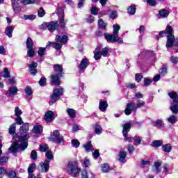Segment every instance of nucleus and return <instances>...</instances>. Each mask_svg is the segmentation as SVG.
<instances>
[{
    "mask_svg": "<svg viewBox=\"0 0 178 178\" xmlns=\"http://www.w3.org/2000/svg\"><path fill=\"white\" fill-rule=\"evenodd\" d=\"M173 33V29L170 26H167L165 31H162L159 33V35L156 36V40L165 37L167 34V42L165 47L168 50L173 47H178V40L175 39V35L172 34Z\"/></svg>",
    "mask_w": 178,
    "mask_h": 178,
    "instance_id": "nucleus-1",
    "label": "nucleus"
},
{
    "mask_svg": "<svg viewBox=\"0 0 178 178\" xmlns=\"http://www.w3.org/2000/svg\"><path fill=\"white\" fill-rule=\"evenodd\" d=\"M30 138V135L26 134L23 136H19L18 138V140L19 143H21L20 145H19L18 142H14L10 147L8 149V152H16L17 149H22V151H24V149H27V147H29V143H27V140Z\"/></svg>",
    "mask_w": 178,
    "mask_h": 178,
    "instance_id": "nucleus-2",
    "label": "nucleus"
},
{
    "mask_svg": "<svg viewBox=\"0 0 178 178\" xmlns=\"http://www.w3.org/2000/svg\"><path fill=\"white\" fill-rule=\"evenodd\" d=\"M113 35L109 33H104L105 40L107 42H118V44H123V39L119 38V30H120V26L118 24L113 26Z\"/></svg>",
    "mask_w": 178,
    "mask_h": 178,
    "instance_id": "nucleus-3",
    "label": "nucleus"
},
{
    "mask_svg": "<svg viewBox=\"0 0 178 178\" xmlns=\"http://www.w3.org/2000/svg\"><path fill=\"white\" fill-rule=\"evenodd\" d=\"M130 129H131V124L127 122L124 124L122 134L124 137V140L128 143H131L134 140V145H140V144H141V138L140 136H135L133 138L127 135V134L130 131Z\"/></svg>",
    "mask_w": 178,
    "mask_h": 178,
    "instance_id": "nucleus-4",
    "label": "nucleus"
},
{
    "mask_svg": "<svg viewBox=\"0 0 178 178\" xmlns=\"http://www.w3.org/2000/svg\"><path fill=\"white\" fill-rule=\"evenodd\" d=\"M168 96L171 99H172V103L171 104L170 110L172 113L177 115L178 113V95L176 92H170L168 93Z\"/></svg>",
    "mask_w": 178,
    "mask_h": 178,
    "instance_id": "nucleus-5",
    "label": "nucleus"
},
{
    "mask_svg": "<svg viewBox=\"0 0 178 178\" xmlns=\"http://www.w3.org/2000/svg\"><path fill=\"white\" fill-rule=\"evenodd\" d=\"M67 172H68L70 175H72V176H74V177H77L79 176L80 169H79V165H77L76 161H70L68 163Z\"/></svg>",
    "mask_w": 178,
    "mask_h": 178,
    "instance_id": "nucleus-6",
    "label": "nucleus"
},
{
    "mask_svg": "<svg viewBox=\"0 0 178 178\" xmlns=\"http://www.w3.org/2000/svg\"><path fill=\"white\" fill-rule=\"evenodd\" d=\"M62 95H63V89L62 88L54 89L50 96L49 105H54L56 101H59Z\"/></svg>",
    "mask_w": 178,
    "mask_h": 178,
    "instance_id": "nucleus-7",
    "label": "nucleus"
},
{
    "mask_svg": "<svg viewBox=\"0 0 178 178\" xmlns=\"http://www.w3.org/2000/svg\"><path fill=\"white\" fill-rule=\"evenodd\" d=\"M94 52V58L95 60H98L101 59L102 56L106 58L108 56V54H109V48L104 47L101 50V47H97L95 49Z\"/></svg>",
    "mask_w": 178,
    "mask_h": 178,
    "instance_id": "nucleus-8",
    "label": "nucleus"
},
{
    "mask_svg": "<svg viewBox=\"0 0 178 178\" xmlns=\"http://www.w3.org/2000/svg\"><path fill=\"white\" fill-rule=\"evenodd\" d=\"M58 27L59 24L58 22L53 21L51 22L43 23L42 25H40V29L41 30H47V29H48V30L52 33L53 31H55V30H58Z\"/></svg>",
    "mask_w": 178,
    "mask_h": 178,
    "instance_id": "nucleus-9",
    "label": "nucleus"
},
{
    "mask_svg": "<svg viewBox=\"0 0 178 178\" xmlns=\"http://www.w3.org/2000/svg\"><path fill=\"white\" fill-rule=\"evenodd\" d=\"M57 15L58 16L59 26L61 29H65L66 26V20H65V12L63 8H58L57 9Z\"/></svg>",
    "mask_w": 178,
    "mask_h": 178,
    "instance_id": "nucleus-10",
    "label": "nucleus"
},
{
    "mask_svg": "<svg viewBox=\"0 0 178 178\" xmlns=\"http://www.w3.org/2000/svg\"><path fill=\"white\" fill-rule=\"evenodd\" d=\"M50 141H53L54 143H57V144H61V143H64L65 139H63V136H60L59 131L55 130L53 131V137L49 138Z\"/></svg>",
    "mask_w": 178,
    "mask_h": 178,
    "instance_id": "nucleus-11",
    "label": "nucleus"
},
{
    "mask_svg": "<svg viewBox=\"0 0 178 178\" xmlns=\"http://www.w3.org/2000/svg\"><path fill=\"white\" fill-rule=\"evenodd\" d=\"M132 112H137V106H136V103H134V102H129L124 110V113L127 116L131 115Z\"/></svg>",
    "mask_w": 178,
    "mask_h": 178,
    "instance_id": "nucleus-12",
    "label": "nucleus"
},
{
    "mask_svg": "<svg viewBox=\"0 0 178 178\" xmlns=\"http://www.w3.org/2000/svg\"><path fill=\"white\" fill-rule=\"evenodd\" d=\"M49 161L45 160L40 163L39 170L42 173H47L49 170Z\"/></svg>",
    "mask_w": 178,
    "mask_h": 178,
    "instance_id": "nucleus-13",
    "label": "nucleus"
},
{
    "mask_svg": "<svg viewBox=\"0 0 178 178\" xmlns=\"http://www.w3.org/2000/svg\"><path fill=\"white\" fill-rule=\"evenodd\" d=\"M20 3H22L20 0H12V8L15 13H20L22 11Z\"/></svg>",
    "mask_w": 178,
    "mask_h": 178,
    "instance_id": "nucleus-14",
    "label": "nucleus"
},
{
    "mask_svg": "<svg viewBox=\"0 0 178 178\" xmlns=\"http://www.w3.org/2000/svg\"><path fill=\"white\" fill-rule=\"evenodd\" d=\"M90 65V61L87 58H83L81 61L79 65V72L80 73H83L84 70L87 69V66Z\"/></svg>",
    "mask_w": 178,
    "mask_h": 178,
    "instance_id": "nucleus-15",
    "label": "nucleus"
},
{
    "mask_svg": "<svg viewBox=\"0 0 178 178\" xmlns=\"http://www.w3.org/2000/svg\"><path fill=\"white\" fill-rule=\"evenodd\" d=\"M60 76L61 75H58V74H52L51 77V84H54V86H60V80L59 79Z\"/></svg>",
    "mask_w": 178,
    "mask_h": 178,
    "instance_id": "nucleus-16",
    "label": "nucleus"
},
{
    "mask_svg": "<svg viewBox=\"0 0 178 178\" xmlns=\"http://www.w3.org/2000/svg\"><path fill=\"white\" fill-rule=\"evenodd\" d=\"M54 116V112L49 111L44 115V120H46V122L51 123V122H52L54 119H55Z\"/></svg>",
    "mask_w": 178,
    "mask_h": 178,
    "instance_id": "nucleus-17",
    "label": "nucleus"
},
{
    "mask_svg": "<svg viewBox=\"0 0 178 178\" xmlns=\"http://www.w3.org/2000/svg\"><path fill=\"white\" fill-rule=\"evenodd\" d=\"M161 165H162V161H161L154 162V164L152 167V170L154 173H161Z\"/></svg>",
    "mask_w": 178,
    "mask_h": 178,
    "instance_id": "nucleus-18",
    "label": "nucleus"
},
{
    "mask_svg": "<svg viewBox=\"0 0 178 178\" xmlns=\"http://www.w3.org/2000/svg\"><path fill=\"white\" fill-rule=\"evenodd\" d=\"M108 108V102L104 100H100L99 104V109L102 112L106 111V109Z\"/></svg>",
    "mask_w": 178,
    "mask_h": 178,
    "instance_id": "nucleus-19",
    "label": "nucleus"
},
{
    "mask_svg": "<svg viewBox=\"0 0 178 178\" xmlns=\"http://www.w3.org/2000/svg\"><path fill=\"white\" fill-rule=\"evenodd\" d=\"M119 159L118 161L120 163H126V157L127 156V153L126 152L121 151L119 152Z\"/></svg>",
    "mask_w": 178,
    "mask_h": 178,
    "instance_id": "nucleus-20",
    "label": "nucleus"
},
{
    "mask_svg": "<svg viewBox=\"0 0 178 178\" xmlns=\"http://www.w3.org/2000/svg\"><path fill=\"white\" fill-rule=\"evenodd\" d=\"M55 40L57 42H60L61 44H66V42H67V35H64L62 37L60 35H56Z\"/></svg>",
    "mask_w": 178,
    "mask_h": 178,
    "instance_id": "nucleus-21",
    "label": "nucleus"
},
{
    "mask_svg": "<svg viewBox=\"0 0 178 178\" xmlns=\"http://www.w3.org/2000/svg\"><path fill=\"white\" fill-rule=\"evenodd\" d=\"M37 66H38V64L35 62H32L31 65H29V67L30 69V73L31 74H37Z\"/></svg>",
    "mask_w": 178,
    "mask_h": 178,
    "instance_id": "nucleus-22",
    "label": "nucleus"
},
{
    "mask_svg": "<svg viewBox=\"0 0 178 178\" xmlns=\"http://www.w3.org/2000/svg\"><path fill=\"white\" fill-rule=\"evenodd\" d=\"M54 69L56 74H58L59 76H62V72H63V67L59 64H56L54 65Z\"/></svg>",
    "mask_w": 178,
    "mask_h": 178,
    "instance_id": "nucleus-23",
    "label": "nucleus"
},
{
    "mask_svg": "<svg viewBox=\"0 0 178 178\" xmlns=\"http://www.w3.org/2000/svg\"><path fill=\"white\" fill-rule=\"evenodd\" d=\"M13 30H15V26H8L6 28L5 34L8 37V38H12Z\"/></svg>",
    "mask_w": 178,
    "mask_h": 178,
    "instance_id": "nucleus-24",
    "label": "nucleus"
},
{
    "mask_svg": "<svg viewBox=\"0 0 178 178\" xmlns=\"http://www.w3.org/2000/svg\"><path fill=\"white\" fill-rule=\"evenodd\" d=\"M17 91H19V90H17V87L12 86L10 88H9V89H8L9 93H7L6 96L10 97V95H16L17 94Z\"/></svg>",
    "mask_w": 178,
    "mask_h": 178,
    "instance_id": "nucleus-25",
    "label": "nucleus"
},
{
    "mask_svg": "<svg viewBox=\"0 0 178 178\" xmlns=\"http://www.w3.org/2000/svg\"><path fill=\"white\" fill-rule=\"evenodd\" d=\"M81 178H95V175H94V172H90L89 174L87 171L83 170L81 172Z\"/></svg>",
    "mask_w": 178,
    "mask_h": 178,
    "instance_id": "nucleus-26",
    "label": "nucleus"
},
{
    "mask_svg": "<svg viewBox=\"0 0 178 178\" xmlns=\"http://www.w3.org/2000/svg\"><path fill=\"white\" fill-rule=\"evenodd\" d=\"M1 77H4L5 79H9L10 77V72H9L8 68L5 67L3 72H0V80L1 79Z\"/></svg>",
    "mask_w": 178,
    "mask_h": 178,
    "instance_id": "nucleus-27",
    "label": "nucleus"
},
{
    "mask_svg": "<svg viewBox=\"0 0 178 178\" xmlns=\"http://www.w3.org/2000/svg\"><path fill=\"white\" fill-rule=\"evenodd\" d=\"M2 155V144L0 143V156ZM8 158L6 156H0V165H3V163H6L8 161Z\"/></svg>",
    "mask_w": 178,
    "mask_h": 178,
    "instance_id": "nucleus-28",
    "label": "nucleus"
},
{
    "mask_svg": "<svg viewBox=\"0 0 178 178\" xmlns=\"http://www.w3.org/2000/svg\"><path fill=\"white\" fill-rule=\"evenodd\" d=\"M42 126L41 125H35L32 129L33 133H36L38 134H42Z\"/></svg>",
    "mask_w": 178,
    "mask_h": 178,
    "instance_id": "nucleus-29",
    "label": "nucleus"
},
{
    "mask_svg": "<svg viewBox=\"0 0 178 178\" xmlns=\"http://www.w3.org/2000/svg\"><path fill=\"white\" fill-rule=\"evenodd\" d=\"M29 126L30 124L29 123L24 124L22 127L19 128L20 133H27L29 130Z\"/></svg>",
    "mask_w": 178,
    "mask_h": 178,
    "instance_id": "nucleus-30",
    "label": "nucleus"
},
{
    "mask_svg": "<svg viewBox=\"0 0 178 178\" xmlns=\"http://www.w3.org/2000/svg\"><path fill=\"white\" fill-rule=\"evenodd\" d=\"M68 116L71 118V119H74L76 118V111L73 108H67L66 111Z\"/></svg>",
    "mask_w": 178,
    "mask_h": 178,
    "instance_id": "nucleus-31",
    "label": "nucleus"
},
{
    "mask_svg": "<svg viewBox=\"0 0 178 178\" xmlns=\"http://www.w3.org/2000/svg\"><path fill=\"white\" fill-rule=\"evenodd\" d=\"M83 147L85 149L86 152H90L91 149H92V145L91 144V141H89L86 144L83 145Z\"/></svg>",
    "mask_w": 178,
    "mask_h": 178,
    "instance_id": "nucleus-32",
    "label": "nucleus"
},
{
    "mask_svg": "<svg viewBox=\"0 0 178 178\" xmlns=\"http://www.w3.org/2000/svg\"><path fill=\"white\" fill-rule=\"evenodd\" d=\"M159 15L161 17H168V16H169V10L165 9L160 10Z\"/></svg>",
    "mask_w": 178,
    "mask_h": 178,
    "instance_id": "nucleus-33",
    "label": "nucleus"
},
{
    "mask_svg": "<svg viewBox=\"0 0 178 178\" xmlns=\"http://www.w3.org/2000/svg\"><path fill=\"white\" fill-rule=\"evenodd\" d=\"M98 25L99 29H101V30H106L107 24L104 22V20H102V19H99Z\"/></svg>",
    "mask_w": 178,
    "mask_h": 178,
    "instance_id": "nucleus-34",
    "label": "nucleus"
},
{
    "mask_svg": "<svg viewBox=\"0 0 178 178\" xmlns=\"http://www.w3.org/2000/svg\"><path fill=\"white\" fill-rule=\"evenodd\" d=\"M137 8H136V6L131 5L129 6L127 9V12L129 15H136V10Z\"/></svg>",
    "mask_w": 178,
    "mask_h": 178,
    "instance_id": "nucleus-35",
    "label": "nucleus"
},
{
    "mask_svg": "<svg viewBox=\"0 0 178 178\" xmlns=\"http://www.w3.org/2000/svg\"><path fill=\"white\" fill-rule=\"evenodd\" d=\"M9 134H15L16 133V123L12 124L8 129Z\"/></svg>",
    "mask_w": 178,
    "mask_h": 178,
    "instance_id": "nucleus-36",
    "label": "nucleus"
},
{
    "mask_svg": "<svg viewBox=\"0 0 178 178\" xmlns=\"http://www.w3.org/2000/svg\"><path fill=\"white\" fill-rule=\"evenodd\" d=\"M154 123L156 127H165V124L162 120H157Z\"/></svg>",
    "mask_w": 178,
    "mask_h": 178,
    "instance_id": "nucleus-37",
    "label": "nucleus"
},
{
    "mask_svg": "<svg viewBox=\"0 0 178 178\" xmlns=\"http://www.w3.org/2000/svg\"><path fill=\"white\" fill-rule=\"evenodd\" d=\"M135 106H136V109H138L140 108H143V106H145V102H144L141 99H138L136 102V104H135Z\"/></svg>",
    "mask_w": 178,
    "mask_h": 178,
    "instance_id": "nucleus-38",
    "label": "nucleus"
},
{
    "mask_svg": "<svg viewBox=\"0 0 178 178\" xmlns=\"http://www.w3.org/2000/svg\"><path fill=\"white\" fill-rule=\"evenodd\" d=\"M36 166H37V165H36L35 163H31V164L29 166V168H28V173H29V175L33 173L34 170H35Z\"/></svg>",
    "mask_w": 178,
    "mask_h": 178,
    "instance_id": "nucleus-39",
    "label": "nucleus"
},
{
    "mask_svg": "<svg viewBox=\"0 0 178 178\" xmlns=\"http://www.w3.org/2000/svg\"><path fill=\"white\" fill-rule=\"evenodd\" d=\"M71 144L74 148H79L80 147V141L77 139H72Z\"/></svg>",
    "mask_w": 178,
    "mask_h": 178,
    "instance_id": "nucleus-40",
    "label": "nucleus"
},
{
    "mask_svg": "<svg viewBox=\"0 0 178 178\" xmlns=\"http://www.w3.org/2000/svg\"><path fill=\"white\" fill-rule=\"evenodd\" d=\"M168 122L171 124H175L176 122H177V118L175 116V115H170L168 119Z\"/></svg>",
    "mask_w": 178,
    "mask_h": 178,
    "instance_id": "nucleus-41",
    "label": "nucleus"
},
{
    "mask_svg": "<svg viewBox=\"0 0 178 178\" xmlns=\"http://www.w3.org/2000/svg\"><path fill=\"white\" fill-rule=\"evenodd\" d=\"M101 170L102 173H108L109 172V165L108 163H104L101 167Z\"/></svg>",
    "mask_w": 178,
    "mask_h": 178,
    "instance_id": "nucleus-42",
    "label": "nucleus"
},
{
    "mask_svg": "<svg viewBox=\"0 0 178 178\" xmlns=\"http://www.w3.org/2000/svg\"><path fill=\"white\" fill-rule=\"evenodd\" d=\"M33 45H34V42H33V39H31V38H28L26 40V48H33Z\"/></svg>",
    "mask_w": 178,
    "mask_h": 178,
    "instance_id": "nucleus-43",
    "label": "nucleus"
},
{
    "mask_svg": "<svg viewBox=\"0 0 178 178\" xmlns=\"http://www.w3.org/2000/svg\"><path fill=\"white\" fill-rule=\"evenodd\" d=\"M94 129H95V133L96 134L99 135V134H101V133H102V127H100L99 124H96L95 126Z\"/></svg>",
    "mask_w": 178,
    "mask_h": 178,
    "instance_id": "nucleus-44",
    "label": "nucleus"
},
{
    "mask_svg": "<svg viewBox=\"0 0 178 178\" xmlns=\"http://www.w3.org/2000/svg\"><path fill=\"white\" fill-rule=\"evenodd\" d=\"M164 172H165V175L170 174V170H172V166L170 165L165 164L163 165Z\"/></svg>",
    "mask_w": 178,
    "mask_h": 178,
    "instance_id": "nucleus-45",
    "label": "nucleus"
},
{
    "mask_svg": "<svg viewBox=\"0 0 178 178\" xmlns=\"http://www.w3.org/2000/svg\"><path fill=\"white\" fill-rule=\"evenodd\" d=\"M163 151L164 152H170L172 151V146L170 144H166L162 147Z\"/></svg>",
    "mask_w": 178,
    "mask_h": 178,
    "instance_id": "nucleus-46",
    "label": "nucleus"
},
{
    "mask_svg": "<svg viewBox=\"0 0 178 178\" xmlns=\"http://www.w3.org/2000/svg\"><path fill=\"white\" fill-rule=\"evenodd\" d=\"M49 149V147H48V145L47 144H42L40 145V150L42 152H47Z\"/></svg>",
    "mask_w": 178,
    "mask_h": 178,
    "instance_id": "nucleus-47",
    "label": "nucleus"
},
{
    "mask_svg": "<svg viewBox=\"0 0 178 178\" xmlns=\"http://www.w3.org/2000/svg\"><path fill=\"white\" fill-rule=\"evenodd\" d=\"M90 12L92 15L97 16L98 15V12H99V8L92 6Z\"/></svg>",
    "mask_w": 178,
    "mask_h": 178,
    "instance_id": "nucleus-48",
    "label": "nucleus"
},
{
    "mask_svg": "<svg viewBox=\"0 0 178 178\" xmlns=\"http://www.w3.org/2000/svg\"><path fill=\"white\" fill-rule=\"evenodd\" d=\"M159 73H160V76H163V77H164V76H166V74L168 73V68H166L165 67H163L159 70Z\"/></svg>",
    "mask_w": 178,
    "mask_h": 178,
    "instance_id": "nucleus-49",
    "label": "nucleus"
},
{
    "mask_svg": "<svg viewBox=\"0 0 178 178\" xmlns=\"http://www.w3.org/2000/svg\"><path fill=\"white\" fill-rule=\"evenodd\" d=\"M27 55L28 56H29V58H33V56L35 55V51H34V49H33V47L28 49Z\"/></svg>",
    "mask_w": 178,
    "mask_h": 178,
    "instance_id": "nucleus-50",
    "label": "nucleus"
},
{
    "mask_svg": "<svg viewBox=\"0 0 178 178\" xmlns=\"http://www.w3.org/2000/svg\"><path fill=\"white\" fill-rule=\"evenodd\" d=\"M45 51H47V50H46V48H44V47L39 48V50L38 51V54L40 58H42V56H44V55H45Z\"/></svg>",
    "mask_w": 178,
    "mask_h": 178,
    "instance_id": "nucleus-51",
    "label": "nucleus"
},
{
    "mask_svg": "<svg viewBox=\"0 0 178 178\" xmlns=\"http://www.w3.org/2000/svg\"><path fill=\"white\" fill-rule=\"evenodd\" d=\"M163 144V142L162 140H155L152 143V147H161Z\"/></svg>",
    "mask_w": 178,
    "mask_h": 178,
    "instance_id": "nucleus-52",
    "label": "nucleus"
},
{
    "mask_svg": "<svg viewBox=\"0 0 178 178\" xmlns=\"http://www.w3.org/2000/svg\"><path fill=\"white\" fill-rule=\"evenodd\" d=\"M90 165V159H88V157H86L83 161V166L84 168H88Z\"/></svg>",
    "mask_w": 178,
    "mask_h": 178,
    "instance_id": "nucleus-53",
    "label": "nucleus"
},
{
    "mask_svg": "<svg viewBox=\"0 0 178 178\" xmlns=\"http://www.w3.org/2000/svg\"><path fill=\"white\" fill-rule=\"evenodd\" d=\"M79 130H81V127L77 124H74L72 125V133H76V131H79Z\"/></svg>",
    "mask_w": 178,
    "mask_h": 178,
    "instance_id": "nucleus-54",
    "label": "nucleus"
},
{
    "mask_svg": "<svg viewBox=\"0 0 178 178\" xmlns=\"http://www.w3.org/2000/svg\"><path fill=\"white\" fill-rule=\"evenodd\" d=\"M25 94L27 97H30L33 94V90L30 86H27L25 88Z\"/></svg>",
    "mask_w": 178,
    "mask_h": 178,
    "instance_id": "nucleus-55",
    "label": "nucleus"
},
{
    "mask_svg": "<svg viewBox=\"0 0 178 178\" xmlns=\"http://www.w3.org/2000/svg\"><path fill=\"white\" fill-rule=\"evenodd\" d=\"M63 45V44H62L61 43L52 42L53 48H54L55 49H62Z\"/></svg>",
    "mask_w": 178,
    "mask_h": 178,
    "instance_id": "nucleus-56",
    "label": "nucleus"
},
{
    "mask_svg": "<svg viewBox=\"0 0 178 178\" xmlns=\"http://www.w3.org/2000/svg\"><path fill=\"white\" fill-rule=\"evenodd\" d=\"M38 15L39 17H42L45 16V10H44V8H40L38 11Z\"/></svg>",
    "mask_w": 178,
    "mask_h": 178,
    "instance_id": "nucleus-57",
    "label": "nucleus"
},
{
    "mask_svg": "<svg viewBox=\"0 0 178 178\" xmlns=\"http://www.w3.org/2000/svg\"><path fill=\"white\" fill-rule=\"evenodd\" d=\"M35 3V0H22L23 5H31Z\"/></svg>",
    "mask_w": 178,
    "mask_h": 178,
    "instance_id": "nucleus-58",
    "label": "nucleus"
},
{
    "mask_svg": "<svg viewBox=\"0 0 178 178\" xmlns=\"http://www.w3.org/2000/svg\"><path fill=\"white\" fill-rule=\"evenodd\" d=\"M24 18L25 20H34L35 19V15H24Z\"/></svg>",
    "mask_w": 178,
    "mask_h": 178,
    "instance_id": "nucleus-59",
    "label": "nucleus"
},
{
    "mask_svg": "<svg viewBox=\"0 0 178 178\" xmlns=\"http://www.w3.org/2000/svg\"><path fill=\"white\" fill-rule=\"evenodd\" d=\"M15 116L19 117L20 116V115H22V113H23V112L20 110L19 107L16 106L15 109Z\"/></svg>",
    "mask_w": 178,
    "mask_h": 178,
    "instance_id": "nucleus-60",
    "label": "nucleus"
},
{
    "mask_svg": "<svg viewBox=\"0 0 178 178\" xmlns=\"http://www.w3.org/2000/svg\"><path fill=\"white\" fill-rule=\"evenodd\" d=\"M46 157L47 159H49L50 161H52L54 159V155L52 154V152L48 151L46 152Z\"/></svg>",
    "mask_w": 178,
    "mask_h": 178,
    "instance_id": "nucleus-61",
    "label": "nucleus"
},
{
    "mask_svg": "<svg viewBox=\"0 0 178 178\" xmlns=\"http://www.w3.org/2000/svg\"><path fill=\"white\" fill-rule=\"evenodd\" d=\"M151 83H152V80L148 79V78H145L144 79V86L145 87H148V86H149V84H151Z\"/></svg>",
    "mask_w": 178,
    "mask_h": 178,
    "instance_id": "nucleus-62",
    "label": "nucleus"
},
{
    "mask_svg": "<svg viewBox=\"0 0 178 178\" xmlns=\"http://www.w3.org/2000/svg\"><path fill=\"white\" fill-rule=\"evenodd\" d=\"M39 84L41 86V87H44L45 84H47V79L46 78H41L39 81Z\"/></svg>",
    "mask_w": 178,
    "mask_h": 178,
    "instance_id": "nucleus-63",
    "label": "nucleus"
},
{
    "mask_svg": "<svg viewBox=\"0 0 178 178\" xmlns=\"http://www.w3.org/2000/svg\"><path fill=\"white\" fill-rule=\"evenodd\" d=\"M170 61L171 62V63H178V57L172 56L170 59Z\"/></svg>",
    "mask_w": 178,
    "mask_h": 178,
    "instance_id": "nucleus-64",
    "label": "nucleus"
}]
</instances>
